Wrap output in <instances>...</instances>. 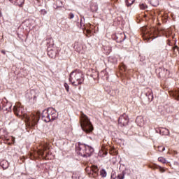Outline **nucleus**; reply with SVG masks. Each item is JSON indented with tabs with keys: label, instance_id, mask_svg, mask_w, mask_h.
<instances>
[{
	"label": "nucleus",
	"instance_id": "1",
	"mask_svg": "<svg viewBox=\"0 0 179 179\" xmlns=\"http://www.w3.org/2000/svg\"><path fill=\"white\" fill-rule=\"evenodd\" d=\"M24 109L20 103H17L13 107V112L17 117H22L24 121L29 125H36L38 122V116L33 115L31 118L27 114L23 113Z\"/></svg>",
	"mask_w": 179,
	"mask_h": 179
},
{
	"label": "nucleus",
	"instance_id": "2",
	"mask_svg": "<svg viewBox=\"0 0 179 179\" xmlns=\"http://www.w3.org/2000/svg\"><path fill=\"white\" fill-rule=\"evenodd\" d=\"M69 80L72 86H79L85 82V76L80 70H75L70 73Z\"/></svg>",
	"mask_w": 179,
	"mask_h": 179
},
{
	"label": "nucleus",
	"instance_id": "3",
	"mask_svg": "<svg viewBox=\"0 0 179 179\" xmlns=\"http://www.w3.org/2000/svg\"><path fill=\"white\" fill-rule=\"evenodd\" d=\"M80 122L83 131L86 134H90L93 131V125L90 119L83 112H80Z\"/></svg>",
	"mask_w": 179,
	"mask_h": 179
},
{
	"label": "nucleus",
	"instance_id": "4",
	"mask_svg": "<svg viewBox=\"0 0 179 179\" xmlns=\"http://www.w3.org/2000/svg\"><path fill=\"white\" fill-rule=\"evenodd\" d=\"M58 118V113L53 108H48L42 112V120L45 122H51Z\"/></svg>",
	"mask_w": 179,
	"mask_h": 179
},
{
	"label": "nucleus",
	"instance_id": "5",
	"mask_svg": "<svg viewBox=\"0 0 179 179\" xmlns=\"http://www.w3.org/2000/svg\"><path fill=\"white\" fill-rule=\"evenodd\" d=\"M76 150L78 155L83 156V157H89L92 156V153L94 152V149L90 145L85 144H78Z\"/></svg>",
	"mask_w": 179,
	"mask_h": 179
},
{
	"label": "nucleus",
	"instance_id": "6",
	"mask_svg": "<svg viewBox=\"0 0 179 179\" xmlns=\"http://www.w3.org/2000/svg\"><path fill=\"white\" fill-rule=\"evenodd\" d=\"M157 34H159V29L153 27L150 29H147L144 32V38H156L157 37Z\"/></svg>",
	"mask_w": 179,
	"mask_h": 179
},
{
	"label": "nucleus",
	"instance_id": "7",
	"mask_svg": "<svg viewBox=\"0 0 179 179\" xmlns=\"http://www.w3.org/2000/svg\"><path fill=\"white\" fill-rule=\"evenodd\" d=\"M86 171H90L88 173L90 177H93V178H96L99 177V168L97 166H92L91 167H88L85 169Z\"/></svg>",
	"mask_w": 179,
	"mask_h": 179
},
{
	"label": "nucleus",
	"instance_id": "8",
	"mask_svg": "<svg viewBox=\"0 0 179 179\" xmlns=\"http://www.w3.org/2000/svg\"><path fill=\"white\" fill-rule=\"evenodd\" d=\"M119 124L121 127H125V125H128V122H129V119L127 114H123L119 117L118 120Z\"/></svg>",
	"mask_w": 179,
	"mask_h": 179
},
{
	"label": "nucleus",
	"instance_id": "9",
	"mask_svg": "<svg viewBox=\"0 0 179 179\" xmlns=\"http://www.w3.org/2000/svg\"><path fill=\"white\" fill-rule=\"evenodd\" d=\"M41 147H42V148L38 150L36 153L39 156H44V152H45V150H47V149H48V143L41 144Z\"/></svg>",
	"mask_w": 179,
	"mask_h": 179
},
{
	"label": "nucleus",
	"instance_id": "10",
	"mask_svg": "<svg viewBox=\"0 0 179 179\" xmlns=\"http://www.w3.org/2000/svg\"><path fill=\"white\" fill-rule=\"evenodd\" d=\"M146 90L147 92L145 93V95L148 97V99L150 101H153V91H152V89L150 88H147Z\"/></svg>",
	"mask_w": 179,
	"mask_h": 179
},
{
	"label": "nucleus",
	"instance_id": "11",
	"mask_svg": "<svg viewBox=\"0 0 179 179\" xmlns=\"http://www.w3.org/2000/svg\"><path fill=\"white\" fill-rule=\"evenodd\" d=\"M48 55L50 57V58H55L57 57V51L52 50V49H48Z\"/></svg>",
	"mask_w": 179,
	"mask_h": 179
},
{
	"label": "nucleus",
	"instance_id": "12",
	"mask_svg": "<svg viewBox=\"0 0 179 179\" xmlns=\"http://www.w3.org/2000/svg\"><path fill=\"white\" fill-rule=\"evenodd\" d=\"M11 3H14L17 6H22V3H24V0H9Z\"/></svg>",
	"mask_w": 179,
	"mask_h": 179
},
{
	"label": "nucleus",
	"instance_id": "13",
	"mask_svg": "<svg viewBox=\"0 0 179 179\" xmlns=\"http://www.w3.org/2000/svg\"><path fill=\"white\" fill-rule=\"evenodd\" d=\"M1 166L2 169H3V170H6V169H8V167H9V162H8V161H6V160H3L1 162Z\"/></svg>",
	"mask_w": 179,
	"mask_h": 179
},
{
	"label": "nucleus",
	"instance_id": "14",
	"mask_svg": "<svg viewBox=\"0 0 179 179\" xmlns=\"http://www.w3.org/2000/svg\"><path fill=\"white\" fill-rule=\"evenodd\" d=\"M171 96L175 97L176 100H179V89L173 91V92L171 93Z\"/></svg>",
	"mask_w": 179,
	"mask_h": 179
},
{
	"label": "nucleus",
	"instance_id": "15",
	"mask_svg": "<svg viewBox=\"0 0 179 179\" xmlns=\"http://www.w3.org/2000/svg\"><path fill=\"white\" fill-rule=\"evenodd\" d=\"M159 132L161 135H170V131L166 128H162Z\"/></svg>",
	"mask_w": 179,
	"mask_h": 179
},
{
	"label": "nucleus",
	"instance_id": "16",
	"mask_svg": "<svg viewBox=\"0 0 179 179\" xmlns=\"http://www.w3.org/2000/svg\"><path fill=\"white\" fill-rule=\"evenodd\" d=\"M98 9H99V6H97V3H92L91 5L92 12H97Z\"/></svg>",
	"mask_w": 179,
	"mask_h": 179
},
{
	"label": "nucleus",
	"instance_id": "17",
	"mask_svg": "<svg viewBox=\"0 0 179 179\" xmlns=\"http://www.w3.org/2000/svg\"><path fill=\"white\" fill-rule=\"evenodd\" d=\"M47 44L49 45V47H52V45H54V40L52 38H48Z\"/></svg>",
	"mask_w": 179,
	"mask_h": 179
},
{
	"label": "nucleus",
	"instance_id": "18",
	"mask_svg": "<svg viewBox=\"0 0 179 179\" xmlns=\"http://www.w3.org/2000/svg\"><path fill=\"white\" fill-rule=\"evenodd\" d=\"M8 135V131L5 129H0V136H6Z\"/></svg>",
	"mask_w": 179,
	"mask_h": 179
},
{
	"label": "nucleus",
	"instance_id": "19",
	"mask_svg": "<svg viewBox=\"0 0 179 179\" xmlns=\"http://www.w3.org/2000/svg\"><path fill=\"white\" fill-rule=\"evenodd\" d=\"M150 2L152 6H158L159 0H150Z\"/></svg>",
	"mask_w": 179,
	"mask_h": 179
},
{
	"label": "nucleus",
	"instance_id": "20",
	"mask_svg": "<svg viewBox=\"0 0 179 179\" xmlns=\"http://www.w3.org/2000/svg\"><path fill=\"white\" fill-rule=\"evenodd\" d=\"M125 2H126L127 6H131V5H132V3L135 2V0H126Z\"/></svg>",
	"mask_w": 179,
	"mask_h": 179
},
{
	"label": "nucleus",
	"instance_id": "21",
	"mask_svg": "<svg viewBox=\"0 0 179 179\" xmlns=\"http://www.w3.org/2000/svg\"><path fill=\"white\" fill-rule=\"evenodd\" d=\"M100 176H101V177H107V172H106V170L104 169L101 170Z\"/></svg>",
	"mask_w": 179,
	"mask_h": 179
},
{
	"label": "nucleus",
	"instance_id": "22",
	"mask_svg": "<svg viewBox=\"0 0 179 179\" xmlns=\"http://www.w3.org/2000/svg\"><path fill=\"white\" fill-rule=\"evenodd\" d=\"M158 161L160 162L161 163H163L164 164L166 163V159L163 157H160L158 158Z\"/></svg>",
	"mask_w": 179,
	"mask_h": 179
},
{
	"label": "nucleus",
	"instance_id": "23",
	"mask_svg": "<svg viewBox=\"0 0 179 179\" xmlns=\"http://www.w3.org/2000/svg\"><path fill=\"white\" fill-rule=\"evenodd\" d=\"M125 177V173L122 172V173L117 176V179H124Z\"/></svg>",
	"mask_w": 179,
	"mask_h": 179
},
{
	"label": "nucleus",
	"instance_id": "24",
	"mask_svg": "<svg viewBox=\"0 0 179 179\" xmlns=\"http://www.w3.org/2000/svg\"><path fill=\"white\" fill-rule=\"evenodd\" d=\"M140 8L143 10L148 9V5L145 3H141L140 4Z\"/></svg>",
	"mask_w": 179,
	"mask_h": 179
},
{
	"label": "nucleus",
	"instance_id": "25",
	"mask_svg": "<svg viewBox=\"0 0 179 179\" xmlns=\"http://www.w3.org/2000/svg\"><path fill=\"white\" fill-rule=\"evenodd\" d=\"M66 92H69V85H68V83H64V85Z\"/></svg>",
	"mask_w": 179,
	"mask_h": 179
},
{
	"label": "nucleus",
	"instance_id": "26",
	"mask_svg": "<svg viewBox=\"0 0 179 179\" xmlns=\"http://www.w3.org/2000/svg\"><path fill=\"white\" fill-rule=\"evenodd\" d=\"M75 17V15L73 13H70L69 15V19H73Z\"/></svg>",
	"mask_w": 179,
	"mask_h": 179
},
{
	"label": "nucleus",
	"instance_id": "27",
	"mask_svg": "<svg viewBox=\"0 0 179 179\" xmlns=\"http://www.w3.org/2000/svg\"><path fill=\"white\" fill-rule=\"evenodd\" d=\"M41 15H47V10H41Z\"/></svg>",
	"mask_w": 179,
	"mask_h": 179
},
{
	"label": "nucleus",
	"instance_id": "28",
	"mask_svg": "<svg viewBox=\"0 0 179 179\" xmlns=\"http://www.w3.org/2000/svg\"><path fill=\"white\" fill-rule=\"evenodd\" d=\"M158 148H159V149H162V150H159V152H164V150H165V149H166V148H164V147H162V146L158 147Z\"/></svg>",
	"mask_w": 179,
	"mask_h": 179
},
{
	"label": "nucleus",
	"instance_id": "29",
	"mask_svg": "<svg viewBox=\"0 0 179 179\" xmlns=\"http://www.w3.org/2000/svg\"><path fill=\"white\" fill-rule=\"evenodd\" d=\"M120 36H122V37H124L122 40H120V41H124V40H125V34H120Z\"/></svg>",
	"mask_w": 179,
	"mask_h": 179
},
{
	"label": "nucleus",
	"instance_id": "30",
	"mask_svg": "<svg viewBox=\"0 0 179 179\" xmlns=\"http://www.w3.org/2000/svg\"><path fill=\"white\" fill-rule=\"evenodd\" d=\"M1 54H4V55H6V52H5V50H1Z\"/></svg>",
	"mask_w": 179,
	"mask_h": 179
},
{
	"label": "nucleus",
	"instance_id": "31",
	"mask_svg": "<svg viewBox=\"0 0 179 179\" xmlns=\"http://www.w3.org/2000/svg\"><path fill=\"white\" fill-rule=\"evenodd\" d=\"M163 72H169V71L167 70H166V69H164Z\"/></svg>",
	"mask_w": 179,
	"mask_h": 179
},
{
	"label": "nucleus",
	"instance_id": "32",
	"mask_svg": "<svg viewBox=\"0 0 179 179\" xmlns=\"http://www.w3.org/2000/svg\"><path fill=\"white\" fill-rule=\"evenodd\" d=\"M162 173H164V169L161 170Z\"/></svg>",
	"mask_w": 179,
	"mask_h": 179
},
{
	"label": "nucleus",
	"instance_id": "33",
	"mask_svg": "<svg viewBox=\"0 0 179 179\" xmlns=\"http://www.w3.org/2000/svg\"><path fill=\"white\" fill-rule=\"evenodd\" d=\"M87 33H88V34H89V33H90V30H87Z\"/></svg>",
	"mask_w": 179,
	"mask_h": 179
},
{
	"label": "nucleus",
	"instance_id": "34",
	"mask_svg": "<svg viewBox=\"0 0 179 179\" xmlns=\"http://www.w3.org/2000/svg\"><path fill=\"white\" fill-rule=\"evenodd\" d=\"M138 120H139V118H137V119H136V122H138Z\"/></svg>",
	"mask_w": 179,
	"mask_h": 179
},
{
	"label": "nucleus",
	"instance_id": "35",
	"mask_svg": "<svg viewBox=\"0 0 179 179\" xmlns=\"http://www.w3.org/2000/svg\"><path fill=\"white\" fill-rule=\"evenodd\" d=\"M175 48H178V46H176Z\"/></svg>",
	"mask_w": 179,
	"mask_h": 179
},
{
	"label": "nucleus",
	"instance_id": "36",
	"mask_svg": "<svg viewBox=\"0 0 179 179\" xmlns=\"http://www.w3.org/2000/svg\"><path fill=\"white\" fill-rule=\"evenodd\" d=\"M0 102H1V101L0 100ZM0 107H1V104H0Z\"/></svg>",
	"mask_w": 179,
	"mask_h": 179
},
{
	"label": "nucleus",
	"instance_id": "37",
	"mask_svg": "<svg viewBox=\"0 0 179 179\" xmlns=\"http://www.w3.org/2000/svg\"><path fill=\"white\" fill-rule=\"evenodd\" d=\"M79 90H80V87H79Z\"/></svg>",
	"mask_w": 179,
	"mask_h": 179
}]
</instances>
